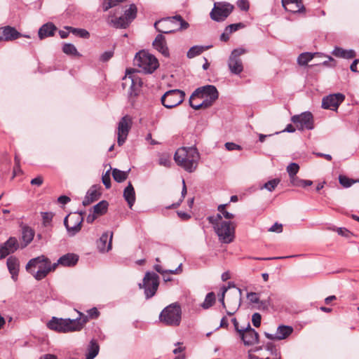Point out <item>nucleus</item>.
I'll list each match as a JSON object with an SVG mask.
<instances>
[{
    "label": "nucleus",
    "instance_id": "f257e3e1",
    "mask_svg": "<svg viewBox=\"0 0 359 359\" xmlns=\"http://www.w3.org/2000/svg\"><path fill=\"white\" fill-rule=\"evenodd\" d=\"M88 321V317L79 313V318L73 320L53 317L47 323V326L52 330L67 333L81 330Z\"/></svg>",
    "mask_w": 359,
    "mask_h": 359
},
{
    "label": "nucleus",
    "instance_id": "f03ea898",
    "mask_svg": "<svg viewBox=\"0 0 359 359\" xmlns=\"http://www.w3.org/2000/svg\"><path fill=\"white\" fill-rule=\"evenodd\" d=\"M199 158V153L193 147L179 148L174 156L176 163L189 172L196 169Z\"/></svg>",
    "mask_w": 359,
    "mask_h": 359
},
{
    "label": "nucleus",
    "instance_id": "7ed1b4c3",
    "mask_svg": "<svg viewBox=\"0 0 359 359\" xmlns=\"http://www.w3.org/2000/svg\"><path fill=\"white\" fill-rule=\"evenodd\" d=\"M209 222L213 226L219 240L223 243H231L235 237V226L231 222L222 220L220 214L208 217Z\"/></svg>",
    "mask_w": 359,
    "mask_h": 359
},
{
    "label": "nucleus",
    "instance_id": "20e7f679",
    "mask_svg": "<svg viewBox=\"0 0 359 359\" xmlns=\"http://www.w3.org/2000/svg\"><path fill=\"white\" fill-rule=\"evenodd\" d=\"M57 266V264H53L44 255L31 259L26 265L27 271L30 273L36 280H41Z\"/></svg>",
    "mask_w": 359,
    "mask_h": 359
},
{
    "label": "nucleus",
    "instance_id": "39448f33",
    "mask_svg": "<svg viewBox=\"0 0 359 359\" xmlns=\"http://www.w3.org/2000/svg\"><path fill=\"white\" fill-rule=\"evenodd\" d=\"M218 91L217 88L212 85H208L198 88L194 92V96H198V99L203 101L200 104L193 106L194 109H207L212 105L218 98Z\"/></svg>",
    "mask_w": 359,
    "mask_h": 359
},
{
    "label": "nucleus",
    "instance_id": "423d86ee",
    "mask_svg": "<svg viewBox=\"0 0 359 359\" xmlns=\"http://www.w3.org/2000/svg\"><path fill=\"white\" fill-rule=\"evenodd\" d=\"M188 26L189 24L180 15L163 19L154 23L156 29L165 34L173 32L176 29H187Z\"/></svg>",
    "mask_w": 359,
    "mask_h": 359
},
{
    "label": "nucleus",
    "instance_id": "0eeeda50",
    "mask_svg": "<svg viewBox=\"0 0 359 359\" xmlns=\"http://www.w3.org/2000/svg\"><path fill=\"white\" fill-rule=\"evenodd\" d=\"M134 63L142 72L151 74L158 67V61L156 57L145 50L138 52L134 58Z\"/></svg>",
    "mask_w": 359,
    "mask_h": 359
},
{
    "label": "nucleus",
    "instance_id": "6e6552de",
    "mask_svg": "<svg viewBox=\"0 0 359 359\" xmlns=\"http://www.w3.org/2000/svg\"><path fill=\"white\" fill-rule=\"evenodd\" d=\"M182 310L180 304L173 303L166 306L160 313L161 322L169 326H177L181 322Z\"/></svg>",
    "mask_w": 359,
    "mask_h": 359
},
{
    "label": "nucleus",
    "instance_id": "1a4fd4ad",
    "mask_svg": "<svg viewBox=\"0 0 359 359\" xmlns=\"http://www.w3.org/2000/svg\"><path fill=\"white\" fill-rule=\"evenodd\" d=\"M137 9L135 4H130L129 8L124 11V15L118 18L114 15H109L107 23L116 29L126 28L137 16Z\"/></svg>",
    "mask_w": 359,
    "mask_h": 359
},
{
    "label": "nucleus",
    "instance_id": "9d476101",
    "mask_svg": "<svg viewBox=\"0 0 359 359\" xmlns=\"http://www.w3.org/2000/svg\"><path fill=\"white\" fill-rule=\"evenodd\" d=\"M123 82L122 83L123 88H126L129 86L128 90V102L133 105L135 102L136 97L140 91L142 86L141 79L134 74V72L127 71L126 76L123 78Z\"/></svg>",
    "mask_w": 359,
    "mask_h": 359
},
{
    "label": "nucleus",
    "instance_id": "9b49d317",
    "mask_svg": "<svg viewBox=\"0 0 359 359\" xmlns=\"http://www.w3.org/2000/svg\"><path fill=\"white\" fill-rule=\"evenodd\" d=\"M159 276L154 272H146L142 283H139V287L144 289V293L147 299L154 297L158 288Z\"/></svg>",
    "mask_w": 359,
    "mask_h": 359
},
{
    "label": "nucleus",
    "instance_id": "f8f14e48",
    "mask_svg": "<svg viewBox=\"0 0 359 359\" xmlns=\"http://www.w3.org/2000/svg\"><path fill=\"white\" fill-rule=\"evenodd\" d=\"M83 217L82 213H70L64 219V225L69 236H74L81 229Z\"/></svg>",
    "mask_w": 359,
    "mask_h": 359
},
{
    "label": "nucleus",
    "instance_id": "ddd939ff",
    "mask_svg": "<svg viewBox=\"0 0 359 359\" xmlns=\"http://www.w3.org/2000/svg\"><path fill=\"white\" fill-rule=\"evenodd\" d=\"M184 96L185 93L182 90H170L164 93L161 101L165 107L172 109L180 105L184 101Z\"/></svg>",
    "mask_w": 359,
    "mask_h": 359
},
{
    "label": "nucleus",
    "instance_id": "4468645a",
    "mask_svg": "<svg viewBox=\"0 0 359 359\" xmlns=\"http://www.w3.org/2000/svg\"><path fill=\"white\" fill-rule=\"evenodd\" d=\"M233 6L225 2L215 3L210 12V18L217 22L224 21L233 11Z\"/></svg>",
    "mask_w": 359,
    "mask_h": 359
},
{
    "label": "nucleus",
    "instance_id": "2eb2a0df",
    "mask_svg": "<svg viewBox=\"0 0 359 359\" xmlns=\"http://www.w3.org/2000/svg\"><path fill=\"white\" fill-rule=\"evenodd\" d=\"M291 121L299 130H312L313 128V117L311 112L306 111L299 115H294Z\"/></svg>",
    "mask_w": 359,
    "mask_h": 359
},
{
    "label": "nucleus",
    "instance_id": "dca6fc26",
    "mask_svg": "<svg viewBox=\"0 0 359 359\" xmlns=\"http://www.w3.org/2000/svg\"><path fill=\"white\" fill-rule=\"evenodd\" d=\"M245 50L243 48L234 49L231 55L229 56L228 61V66L230 72L233 74H239L243 70V66L241 60L239 56L244 54Z\"/></svg>",
    "mask_w": 359,
    "mask_h": 359
},
{
    "label": "nucleus",
    "instance_id": "f3484780",
    "mask_svg": "<svg viewBox=\"0 0 359 359\" xmlns=\"http://www.w3.org/2000/svg\"><path fill=\"white\" fill-rule=\"evenodd\" d=\"M131 126L132 119L128 115L124 116L119 121L117 128V143L119 146L123 145L126 142Z\"/></svg>",
    "mask_w": 359,
    "mask_h": 359
},
{
    "label": "nucleus",
    "instance_id": "a211bd4d",
    "mask_svg": "<svg viewBox=\"0 0 359 359\" xmlns=\"http://www.w3.org/2000/svg\"><path fill=\"white\" fill-rule=\"evenodd\" d=\"M344 99L345 96L341 93L329 95L323 97L322 107L330 110H337Z\"/></svg>",
    "mask_w": 359,
    "mask_h": 359
},
{
    "label": "nucleus",
    "instance_id": "6ab92c4d",
    "mask_svg": "<svg viewBox=\"0 0 359 359\" xmlns=\"http://www.w3.org/2000/svg\"><path fill=\"white\" fill-rule=\"evenodd\" d=\"M239 335L245 345H253L258 342L259 334L252 329L250 324L239 333Z\"/></svg>",
    "mask_w": 359,
    "mask_h": 359
},
{
    "label": "nucleus",
    "instance_id": "aec40b11",
    "mask_svg": "<svg viewBox=\"0 0 359 359\" xmlns=\"http://www.w3.org/2000/svg\"><path fill=\"white\" fill-rule=\"evenodd\" d=\"M19 248L18 241L15 237H10L7 241L0 246V259L5 258L11 253H13Z\"/></svg>",
    "mask_w": 359,
    "mask_h": 359
},
{
    "label": "nucleus",
    "instance_id": "412c9836",
    "mask_svg": "<svg viewBox=\"0 0 359 359\" xmlns=\"http://www.w3.org/2000/svg\"><path fill=\"white\" fill-rule=\"evenodd\" d=\"M293 332V329L290 326L280 325L277 328L276 333L275 334H269L267 332L264 333L266 337L271 340H281L287 338Z\"/></svg>",
    "mask_w": 359,
    "mask_h": 359
},
{
    "label": "nucleus",
    "instance_id": "4be33fe9",
    "mask_svg": "<svg viewBox=\"0 0 359 359\" xmlns=\"http://www.w3.org/2000/svg\"><path fill=\"white\" fill-rule=\"evenodd\" d=\"M282 6L285 11L292 13H304L306 9L302 0H282Z\"/></svg>",
    "mask_w": 359,
    "mask_h": 359
},
{
    "label": "nucleus",
    "instance_id": "5701e85b",
    "mask_svg": "<svg viewBox=\"0 0 359 359\" xmlns=\"http://www.w3.org/2000/svg\"><path fill=\"white\" fill-rule=\"evenodd\" d=\"M113 232H105L102 233L100 239L97 241V247L100 252H105L111 249V241Z\"/></svg>",
    "mask_w": 359,
    "mask_h": 359
},
{
    "label": "nucleus",
    "instance_id": "b1692460",
    "mask_svg": "<svg viewBox=\"0 0 359 359\" xmlns=\"http://www.w3.org/2000/svg\"><path fill=\"white\" fill-rule=\"evenodd\" d=\"M1 41H12L22 35L15 27L11 26H5L1 27Z\"/></svg>",
    "mask_w": 359,
    "mask_h": 359
},
{
    "label": "nucleus",
    "instance_id": "393cba45",
    "mask_svg": "<svg viewBox=\"0 0 359 359\" xmlns=\"http://www.w3.org/2000/svg\"><path fill=\"white\" fill-rule=\"evenodd\" d=\"M154 48L161 53L163 56L168 57L170 55L169 50L167 46L165 38L162 34L156 36L153 42Z\"/></svg>",
    "mask_w": 359,
    "mask_h": 359
},
{
    "label": "nucleus",
    "instance_id": "a878e982",
    "mask_svg": "<svg viewBox=\"0 0 359 359\" xmlns=\"http://www.w3.org/2000/svg\"><path fill=\"white\" fill-rule=\"evenodd\" d=\"M79 260V256L74 253H67L59 258L55 264L63 266H73Z\"/></svg>",
    "mask_w": 359,
    "mask_h": 359
},
{
    "label": "nucleus",
    "instance_id": "bb28decb",
    "mask_svg": "<svg viewBox=\"0 0 359 359\" xmlns=\"http://www.w3.org/2000/svg\"><path fill=\"white\" fill-rule=\"evenodd\" d=\"M56 29V27L53 23H46L39 28L38 32L39 37L41 40L46 37L52 36L54 35Z\"/></svg>",
    "mask_w": 359,
    "mask_h": 359
},
{
    "label": "nucleus",
    "instance_id": "cd10ccee",
    "mask_svg": "<svg viewBox=\"0 0 359 359\" xmlns=\"http://www.w3.org/2000/svg\"><path fill=\"white\" fill-rule=\"evenodd\" d=\"M7 266L10 273L11 274V278L13 280H17L18 276L19 273V261L15 257H10L7 259Z\"/></svg>",
    "mask_w": 359,
    "mask_h": 359
},
{
    "label": "nucleus",
    "instance_id": "c85d7f7f",
    "mask_svg": "<svg viewBox=\"0 0 359 359\" xmlns=\"http://www.w3.org/2000/svg\"><path fill=\"white\" fill-rule=\"evenodd\" d=\"M123 198L127 201L129 208H131L135 202V192L131 182H129L125 188Z\"/></svg>",
    "mask_w": 359,
    "mask_h": 359
},
{
    "label": "nucleus",
    "instance_id": "c756f323",
    "mask_svg": "<svg viewBox=\"0 0 359 359\" xmlns=\"http://www.w3.org/2000/svg\"><path fill=\"white\" fill-rule=\"evenodd\" d=\"M100 196V193L96 187H92L87 192L86 196H85L83 201V205L84 206H87L92 203L93 202L98 200Z\"/></svg>",
    "mask_w": 359,
    "mask_h": 359
},
{
    "label": "nucleus",
    "instance_id": "7c9ffc66",
    "mask_svg": "<svg viewBox=\"0 0 359 359\" xmlns=\"http://www.w3.org/2000/svg\"><path fill=\"white\" fill-rule=\"evenodd\" d=\"M247 298L252 303L260 304V306H262L264 309H267L271 305L270 297L266 299L260 301L259 294L256 292H251L248 293Z\"/></svg>",
    "mask_w": 359,
    "mask_h": 359
},
{
    "label": "nucleus",
    "instance_id": "2f4dec72",
    "mask_svg": "<svg viewBox=\"0 0 359 359\" xmlns=\"http://www.w3.org/2000/svg\"><path fill=\"white\" fill-rule=\"evenodd\" d=\"M332 54L339 57H343V58H353L355 56V53L352 50H344L341 48L336 47L333 51Z\"/></svg>",
    "mask_w": 359,
    "mask_h": 359
},
{
    "label": "nucleus",
    "instance_id": "473e14b6",
    "mask_svg": "<svg viewBox=\"0 0 359 359\" xmlns=\"http://www.w3.org/2000/svg\"><path fill=\"white\" fill-rule=\"evenodd\" d=\"M129 172L130 170L127 171H122L117 168H114L112 169V177L116 182L121 183L128 178Z\"/></svg>",
    "mask_w": 359,
    "mask_h": 359
},
{
    "label": "nucleus",
    "instance_id": "72a5a7b5",
    "mask_svg": "<svg viewBox=\"0 0 359 359\" xmlns=\"http://www.w3.org/2000/svg\"><path fill=\"white\" fill-rule=\"evenodd\" d=\"M34 236V231L28 226H24L22 231V238L25 243V245L30 243Z\"/></svg>",
    "mask_w": 359,
    "mask_h": 359
},
{
    "label": "nucleus",
    "instance_id": "f704fd0d",
    "mask_svg": "<svg viewBox=\"0 0 359 359\" xmlns=\"http://www.w3.org/2000/svg\"><path fill=\"white\" fill-rule=\"evenodd\" d=\"M182 264H180L178 266V267L176 269H175V270H164L161 264H155L154 266V270L156 272H158V273H161L162 275L166 274V273H169V274H179L182 271Z\"/></svg>",
    "mask_w": 359,
    "mask_h": 359
},
{
    "label": "nucleus",
    "instance_id": "c9c22d12",
    "mask_svg": "<svg viewBox=\"0 0 359 359\" xmlns=\"http://www.w3.org/2000/svg\"><path fill=\"white\" fill-rule=\"evenodd\" d=\"M62 51L69 55H74L78 57H81V55L77 51L75 46L72 43H65L62 47Z\"/></svg>",
    "mask_w": 359,
    "mask_h": 359
},
{
    "label": "nucleus",
    "instance_id": "e433bc0d",
    "mask_svg": "<svg viewBox=\"0 0 359 359\" xmlns=\"http://www.w3.org/2000/svg\"><path fill=\"white\" fill-rule=\"evenodd\" d=\"M318 53H303L300 54L297 58V62L299 65H306L309 61H311L313 57Z\"/></svg>",
    "mask_w": 359,
    "mask_h": 359
},
{
    "label": "nucleus",
    "instance_id": "4c0bfd02",
    "mask_svg": "<svg viewBox=\"0 0 359 359\" xmlns=\"http://www.w3.org/2000/svg\"><path fill=\"white\" fill-rule=\"evenodd\" d=\"M339 184L344 188H348L351 187L353 184L359 182V179L353 180L348 177L346 175H340L339 176Z\"/></svg>",
    "mask_w": 359,
    "mask_h": 359
},
{
    "label": "nucleus",
    "instance_id": "58836bf2",
    "mask_svg": "<svg viewBox=\"0 0 359 359\" xmlns=\"http://www.w3.org/2000/svg\"><path fill=\"white\" fill-rule=\"evenodd\" d=\"M290 184L294 187L305 188L312 185L313 182L309 180H302L296 177L293 179H291Z\"/></svg>",
    "mask_w": 359,
    "mask_h": 359
},
{
    "label": "nucleus",
    "instance_id": "ea45409f",
    "mask_svg": "<svg viewBox=\"0 0 359 359\" xmlns=\"http://www.w3.org/2000/svg\"><path fill=\"white\" fill-rule=\"evenodd\" d=\"M108 203L106 201H102L93 206V211L95 214L102 215L107 210Z\"/></svg>",
    "mask_w": 359,
    "mask_h": 359
},
{
    "label": "nucleus",
    "instance_id": "a19ab883",
    "mask_svg": "<svg viewBox=\"0 0 359 359\" xmlns=\"http://www.w3.org/2000/svg\"><path fill=\"white\" fill-rule=\"evenodd\" d=\"M215 302V295L214 292H209L205 298L203 304H201V306L205 309H208L210 307H211L214 303Z\"/></svg>",
    "mask_w": 359,
    "mask_h": 359
},
{
    "label": "nucleus",
    "instance_id": "79ce46f5",
    "mask_svg": "<svg viewBox=\"0 0 359 359\" xmlns=\"http://www.w3.org/2000/svg\"><path fill=\"white\" fill-rule=\"evenodd\" d=\"M205 50V48L199 46H194L191 47L187 52V56L189 58H193L199 55Z\"/></svg>",
    "mask_w": 359,
    "mask_h": 359
},
{
    "label": "nucleus",
    "instance_id": "37998d69",
    "mask_svg": "<svg viewBox=\"0 0 359 359\" xmlns=\"http://www.w3.org/2000/svg\"><path fill=\"white\" fill-rule=\"evenodd\" d=\"M99 345L95 340H91L88 348V354L95 358L99 353Z\"/></svg>",
    "mask_w": 359,
    "mask_h": 359
},
{
    "label": "nucleus",
    "instance_id": "c03bdc74",
    "mask_svg": "<svg viewBox=\"0 0 359 359\" xmlns=\"http://www.w3.org/2000/svg\"><path fill=\"white\" fill-rule=\"evenodd\" d=\"M299 170V166L296 163H291L287 167V172L290 176V180L296 177V175Z\"/></svg>",
    "mask_w": 359,
    "mask_h": 359
},
{
    "label": "nucleus",
    "instance_id": "a18cd8bd",
    "mask_svg": "<svg viewBox=\"0 0 359 359\" xmlns=\"http://www.w3.org/2000/svg\"><path fill=\"white\" fill-rule=\"evenodd\" d=\"M158 164L166 168H170L172 164L170 156L166 154H161L158 158Z\"/></svg>",
    "mask_w": 359,
    "mask_h": 359
},
{
    "label": "nucleus",
    "instance_id": "49530a36",
    "mask_svg": "<svg viewBox=\"0 0 359 359\" xmlns=\"http://www.w3.org/2000/svg\"><path fill=\"white\" fill-rule=\"evenodd\" d=\"M280 183L279 179H273L271 180L268 181L266 182L263 187H261V189H266L269 191H273L276 187L278 186V184Z\"/></svg>",
    "mask_w": 359,
    "mask_h": 359
},
{
    "label": "nucleus",
    "instance_id": "de8ad7c7",
    "mask_svg": "<svg viewBox=\"0 0 359 359\" xmlns=\"http://www.w3.org/2000/svg\"><path fill=\"white\" fill-rule=\"evenodd\" d=\"M67 29H69L75 35L79 36L81 38L86 39L88 38L90 36L89 32L84 29H77L72 27H67Z\"/></svg>",
    "mask_w": 359,
    "mask_h": 359
},
{
    "label": "nucleus",
    "instance_id": "09e8293b",
    "mask_svg": "<svg viewBox=\"0 0 359 359\" xmlns=\"http://www.w3.org/2000/svg\"><path fill=\"white\" fill-rule=\"evenodd\" d=\"M226 205L227 204H222L218 206L217 210L219 212V214H220L221 215H222L223 217L227 219H233L234 217V215L233 214L229 212L228 211L226 210L225 208Z\"/></svg>",
    "mask_w": 359,
    "mask_h": 359
},
{
    "label": "nucleus",
    "instance_id": "8fccbe9b",
    "mask_svg": "<svg viewBox=\"0 0 359 359\" xmlns=\"http://www.w3.org/2000/svg\"><path fill=\"white\" fill-rule=\"evenodd\" d=\"M182 184H183V187H182V195H181L180 199L179 200V201L177 203H173L170 206H169L170 208H175L178 207L180 205V203L182 202V201L184 200L185 195L187 194V187H186L185 182L184 180H182Z\"/></svg>",
    "mask_w": 359,
    "mask_h": 359
},
{
    "label": "nucleus",
    "instance_id": "3c124183",
    "mask_svg": "<svg viewBox=\"0 0 359 359\" xmlns=\"http://www.w3.org/2000/svg\"><path fill=\"white\" fill-rule=\"evenodd\" d=\"M244 27H245V25L243 23L238 22V23L229 25L226 28V30L229 32V33L232 34L233 32H234L240 29L244 28Z\"/></svg>",
    "mask_w": 359,
    "mask_h": 359
},
{
    "label": "nucleus",
    "instance_id": "603ef678",
    "mask_svg": "<svg viewBox=\"0 0 359 359\" xmlns=\"http://www.w3.org/2000/svg\"><path fill=\"white\" fill-rule=\"evenodd\" d=\"M102 181L106 189L111 187L110 170H108L102 177Z\"/></svg>",
    "mask_w": 359,
    "mask_h": 359
},
{
    "label": "nucleus",
    "instance_id": "864d4df0",
    "mask_svg": "<svg viewBox=\"0 0 359 359\" xmlns=\"http://www.w3.org/2000/svg\"><path fill=\"white\" fill-rule=\"evenodd\" d=\"M267 350L271 351V353L273 355V357L271 358L269 357H266L265 359H280V353L277 351V350L272 344L267 345Z\"/></svg>",
    "mask_w": 359,
    "mask_h": 359
},
{
    "label": "nucleus",
    "instance_id": "5fc2aeb1",
    "mask_svg": "<svg viewBox=\"0 0 359 359\" xmlns=\"http://www.w3.org/2000/svg\"><path fill=\"white\" fill-rule=\"evenodd\" d=\"M238 7L244 11H248L250 8L249 1L248 0H238L237 1Z\"/></svg>",
    "mask_w": 359,
    "mask_h": 359
},
{
    "label": "nucleus",
    "instance_id": "6e6d98bb",
    "mask_svg": "<svg viewBox=\"0 0 359 359\" xmlns=\"http://www.w3.org/2000/svg\"><path fill=\"white\" fill-rule=\"evenodd\" d=\"M261 320H262V316L259 313H255L252 315V323L255 327H258L260 326Z\"/></svg>",
    "mask_w": 359,
    "mask_h": 359
},
{
    "label": "nucleus",
    "instance_id": "4d7b16f0",
    "mask_svg": "<svg viewBox=\"0 0 359 359\" xmlns=\"http://www.w3.org/2000/svg\"><path fill=\"white\" fill-rule=\"evenodd\" d=\"M225 148L228 151L241 150L242 149V147L240 145L236 144V143L233 142H226L225 144Z\"/></svg>",
    "mask_w": 359,
    "mask_h": 359
},
{
    "label": "nucleus",
    "instance_id": "13d9d810",
    "mask_svg": "<svg viewBox=\"0 0 359 359\" xmlns=\"http://www.w3.org/2000/svg\"><path fill=\"white\" fill-rule=\"evenodd\" d=\"M113 55L112 51H106L100 55V60L102 62H107L112 57Z\"/></svg>",
    "mask_w": 359,
    "mask_h": 359
},
{
    "label": "nucleus",
    "instance_id": "bf43d9fd",
    "mask_svg": "<svg viewBox=\"0 0 359 359\" xmlns=\"http://www.w3.org/2000/svg\"><path fill=\"white\" fill-rule=\"evenodd\" d=\"M269 231L271 232L281 233L283 231V225L276 222L269 228Z\"/></svg>",
    "mask_w": 359,
    "mask_h": 359
},
{
    "label": "nucleus",
    "instance_id": "052dcab7",
    "mask_svg": "<svg viewBox=\"0 0 359 359\" xmlns=\"http://www.w3.org/2000/svg\"><path fill=\"white\" fill-rule=\"evenodd\" d=\"M240 304H241L240 301L238 299V298L236 297V299H235V304H234V306H233L232 311H226L227 314L229 316L233 315L236 313V311L238 310V309L239 308Z\"/></svg>",
    "mask_w": 359,
    "mask_h": 359
},
{
    "label": "nucleus",
    "instance_id": "680f3d73",
    "mask_svg": "<svg viewBox=\"0 0 359 359\" xmlns=\"http://www.w3.org/2000/svg\"><path fill=\"white\" fill-rule=\"evenodd\" d=\"M53 217V215L51 212H43V219L44 223H49Z\"/></svg>",
    "mask_w": 359,
    "mask_h": 359
},
{
    "label": "nucleus",
    "instance_id": "e2e57ef3",
    "mask_svg": "<svg viewBox=\"0 0 359 359\" xmlns=\"http://www.w3.org/2000/svg\"><path fill=\"white\" fill-rule=\"evenodd\" d=\"M350 69L352 72L359 73V60H355L351 65Z\"/></svg>",
    "mask_w": 359,
    "mask_h": 359
},
{
    "label": "nucleus",
    "instance_id": "0e129e2a",
    "mask_svg": "<svg viewBox=\"0 0 359 359\" xmlns=\"http://www.w3.org/2000/svg\"><path fill=\"white\" fill-rule=\"evenodd\" d=\"M32 185L41 186L43 183V178L40 176L32 179L30 182Z\"/></svg>",
    "mask_w": 359,
    "mask_h": 359
},
{
    "label": "nucleus",
    "instance_id": "69168bd1",
    "mask_svg": "<svg viewBox=\"0 0 359 359\" xmlns=\"http://www.w3.org/2000/svg\"><path fill=\"white\" fill-rule=\"evenodd\" d=\"M57 201L61 204L65 205L70 201V198L66 196H60L57 198Z\"/></svg>",
    "mask_w": 359,
    "mask_h": 359
},
{
    "label": "nucleus",
    "instance_id": "338daca9",
    "mask_svg": "<svg viewBox=\"0 0 359 359\" xmlns=\"http://www.w3.org/2000/svg\"><path fill=\"white\" fill-rule=\"evenodd\" d=\"M230 35L231 33H229L226 28H225L224 32L220 36V39L223 41H227L229 39Z\"/></svg>",
    "mask_w": 359,
    "mask_h": 359
},
{
    "label": "nucleus",
    "instance_id": "774afa93",
    "mask_svg": "<svg viewBox=\"0 0 359 359\" xmlns=\"http://www.w3.org/2000/svg\"><path fill=\"white\" fill-rule=\"evenodd\" d=\"M39 359H57V356L53 354H44L41 355Z\"/></svg>",
    "mask_w": 359,
    "mask_h": 359
}]
</instances>
